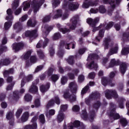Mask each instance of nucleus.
<instances>
[{
  "mask_svg": "<svg viewBox=\"0 0 129 129\" xmlns=\"http://www.w3.org/2000/svg\"><path fill=\"white\" fill-rule=\"evenodd\" d=\"M100 105V102L98 101L96 102L93 105V109H91V108L90 107V111L89 115L88 116V115H87L86 109H85L82 111L81 117H82V118L85 119V120H86V119H87V118L88 117L90 121H92V120H93V119L95 117V113L96 112V111H97V110L98 109V108H99Z\"/></svg>",
  "mask_w": 129,
  "mask_h": 129,
  "instance_id": "f257e3e1",
  "label": "nucleus"
},
{
  "mask_svg": "<svg viewBox=\"0 0 129 129\" xmlns=\"http://www.w3.org/2000/svg\"><path fill=\"white\" fill-rule=\"evenodd\" d=\"M45 0H33L31 4V7L33 9L34 14H37L39 12L40 7L44 4Z\"/></svg>",
  "mask_w": 129,
  "mask_h": 129,
  "instance_id": "f03ea898",
  "label": "nucleus"
},
{
  "mask_svg": "<svg viewBox=\"0 0 129 129\" xmlns=\"http://www.w3.org/2000/svg\"><path fill=\"white\" fill-rule=\"evenodd\" d=\"M62 8L67 10L75 11V10H77V9L79 8V4H78V3H66V2H64Z\"/></svg>",
  "mask_w": 129,
  "mask_h": 129,
  "instance_id": "7ed1b4c3",
  "label": "nucleus"
},
{
  "mask_svg": "<svg viewBox=\"0 0 129 129\" xmlns=\"http://www.w3.org/2000/svg\"><path fill=\"white\" fill-rule=\"evenodd\" d=\"M110 49L107 54V57L113 55V54H117V51H118V45L114 42H112L110 44Z\"/></svg>",
  "mask_w": 129,
  "mask_h": 129,
  "instance_id": "20e7f679",
  "label": "nucleus"
},
{
  "mask_svg": "<svg viewBox=\"0 0 129 129\" xmlns=\"http://www.w3.org/2000/svg\"><path fill=\"white\" fill-rule=\"evenodd\" d=\"M20 77L22 78L21 84V87H24L26 83H27V82H29V81H31V80L33 79V75H29L28 76L25 77V74H24L23 73H20Z\"/></svg>",
  "mask_w": 129,
  "mask_h": 129,
  "instance_id": "39448f33",
  "label": "nucleus"
},
{
  "mask_svg": "<svg viewBox=\"0 0 129 129\" xmlns=\"http://www.w3.org/2000/svg\"><path fill=\"white\" fill-rule=\"evenodd\" d=\"M99 0H94L93 2L88 1V0H84L82 5V8L84 9H88L89 6L91 7H96L98 5Z\"/></svg>",
  "mask_w": 129,
  "mask_h": 129,
  "instance_id": "423d86ee",
  "label": "nucleus"
},
{
  "mask_svg": "<svg viewBox=\"0 0 129 129\" xmlns=\"http://www.w3.org/2000/svg\"><path fill=\"white\" fill-rule=\"evenodd\" d=\"M105 95L107 99H111L112 97H114V98L118 97V95H117L116 91L112 90H106L105 91Z\"/></svg>",
  "mask_w": 129,
  "mask_h": 129,
  "instance_id": "0eeeda50",
  "label": "nucleus"
},
{
  "mask_svg": "<svg viewBox=\"0 0 129 129\" xmlns=\"http://www.w3.org/2000/svg\"><path fill=\"white\" fill-rule=\"evenodd\" d=\"M111 108H112L111 111L110 113V116L111 119H118L120 117L119 114L115 113V105L113 104L112 103L110 104Z\"/></svg>",
  "mask_w": 129,
  "mask_h": 129,
  "instance_id": "6e6552de",
  "label": "nucleus"
},
{
  "mask_svg": "<svg viewBox=\"0 0 129 129\" xmlns=\"http://www.w3.org/2000/svg\"><path fill=\"white\" fill-rule=\"evenodd\" d=\"M37 119H38L37 116H34L31 120V122L32 124L26 125L24 127V129H36L37 127Z\"/></svg>",
  "mask_w": 129,
  "mask_h": 129,
  "instance_id": "1a4fd4ad",
  "label": "nucleus"
},
{
  "mask_svg": "<svg viewBox=\"0 0 129 129\" xmlns=\"http://www.w3.org/2000/svg\"><path fill=\"white\" fill-rule=\"evenodd\" d=\"M103 1L104 4H109L110 5L111 7L108 9V15L111 16L112 11H113L114 8H115V2H114V0H103Z\"/></svg>",
  "mask_w": 129,
  "mask_h": 129,
  "instance_id": "9d476101",
  "label": "nucleus"
},
{
  "mask_svg": "<svg viewBox=\"0 0 129 129\" xmlns=\"http://www.w3.org/2000/svg\"><path fill=\"white\" fill-rule=\"evenodd\" d=\"M63 97L66 99H69L71 102L76 101V95L74 94L71 95L69 92H65L63 94Z\"/></svg>",
  "mask_w": 129,
  "mask_h": 129,
  "instance_id": "9b49d317",
  "label": "nucleus"
},
{
  "mask_svg": "<svg viewBox=\"0 0 129 129\" xmlns=\"http://www.w3.org/2000/svg\"><path fill=\"white\" fill-rule=\"evenodd\" d=\"M99 96H100L99 93L97 92L93 93L89 98L85 99V103L86 104H87V105H90V101H91L92 99H96V98H98Z\"/></svg>",
  "mask_w": 129,
  "mask_h": 129,
  "instance_id": "f8f14e48",
  "label": "nucleus"
},
{
  "mask_svg": "<svg viewBox=\"0 0 129 129\" xmlns=\"http://www.w3.org/2000/svg\"><path fill=\"white\" fill-rule=\"evenodd\" d=\"M39 83V79H36L32 83V85L29 89V92L31 93H37L38 92V87L36 86V84Z\"/></svg>",
  "mask_w": 129,
  "mask_h": 129,
  "instance_id": "ddd939ff",
  "label": "nucleus"
},
{
  "mask_svg": "<svg viewBox=\"0 0 129 129\" xmlns=\"http://www.w3.org/2000/svg\"><path fill=\"white\" fill-rule=\"evenodd\" d=\"M78 19V16H75L71 19L70 28L71 30H74L75 28H76Z\"/></svg>",
  "mask_w": 129,
  "mask_h": 129,
  "instance_id": "4468645a",
  "label": "nucleus"
},
{
  "mask_svg": "<svg viewBox=\"0 0 129 129\" xmlns=\"http://www.w3.org/2000/svg\"><path fill=\"white\" fill-rule=\"evenodd\" d=\"M78 86H77V83H76V82L74 81L71 82L69 84V88L71 90L72 93H76L77 92V88Z\"/></svg>",
  "mask_w": 129,
  "mask_h": 129,
  "instance_id": "2eb2a0df",
  "label": "nucleus"
},
{
  "mask_svg": "<svg viewBox=\"0 0 129 129\" xmlns=\"http://www.w3.org/2000/svg\"><path fill=\"white\" fill-rule=\"evenodd\" d=\"M99 22V17H96L94 19H92L91 18H88L87 20V23L90 25L91 27H95V25L97 23Z\"/></svg>",
  "mask_w": 129,
  "mask_h": 129,
  "instance_id": "dca6fc26",
  "label": "nucleus"
},
{
  "mask_svg": "<svg viewBox=\"0 0 129 129\" xmlns=\"http://www.w3.org/2000/svg\"><path fill=\"white\" fill-rule=\"evenodd\" d=\"M25 35L26 37H30V38L35 39V38L38 36V34H37V30H34L32 31H27L25 32Z\"/></svg>",
  "mask_w": 129,
  "mask_h": 129,
  "instance_id": "f3484780",
  "label": "nucleus"
},
{
  "mask_svg": "<svg viewBox=\"0 0 129 129\" xmlns=\"http://www.w3.org/2000/svg\"><path fill=\"white\" fill-rule=\"evenodd\" d=\"M75 43H67L65 41H61L60 43V47H64L66 49L69 50L70 48H69L71 46H72V49L75 48Z\"/></svg>",
  "mask_w": 129,
  "mask_h": 129,
  "instance_id": "a211bd4d",
  "label": "nucleus"
},
{
  "mask_svg": "<svg viewBox=\"0 0 129 129\" xmlns=\"http://www.w3.org/2000/svg\"><path fill=\"white\" fill-rule=\"evenodd\" d=\"M23 48H24V43L22 42L16 43L13 44V50H14L15 52L22 50Z\"/></svg>",
  "mask_w": 129,
  "mask_h": 129,
  "instance_id": "6ab92c4d",
  "label": "nucleus"
},
{
  "mask_svg": "<svg viewBox=\"0 0 129 129\" xmlns=\"http://www.w3.org/2000/svg\"><path fill=\"white\" fill-rule=\"evenodd\" d=\"M6 118L10 121V124L11 125H14V112H8L6 114Z\"/></svg>",
  "mask_w": 129,
  "mask_h": 129,
  "instance_id": "aec40b11",
  "label": "nucleus"
},
{
  "mask_svg": "<svg viewBox=\"0 0 129 129\" xmlns=\"http://www.w3.org/2000/svg\"><path fill=\"white\" fill-rule=\"evenodd\" d=\"M102 84L104 85V86H106L107 84H109L110 86H114L115 84L112 82V81L108 80L107 78H103L102 79Z\"/></svg>",
  "mask_w": 129,
  "mask_h": 129,
  "instance_id": "412c9836",
  "label": "nucleus"
},
{
  "mask_svg": "<svg viewBox=\"0 0 129 129\" xmlns=\"http://www.w3.org/2000/svg\"><path fill=\"white\" fill-rule=\"evenodd\" d=\"M117 65H119V60H116L115 59L112 58L111 59L109 66L106 67L107 69L108 68H112V67H114V66H116Z\"/></svg>",
  "mask_w": 129,
  "mask_h": 129,
  "instance_id": "4be33fe9",
  "label": "nucleus"
},
{
  "mask_svg": "<svg viewBox=\"0 0 129 129\" xmlns=\"http://www.w3.org/2000/svg\"><path fill=\"white\" fill-rule=\"evenodd\" d=\"M78 126H80L79 120H75L73 123H70L68 124L69 129H73L74 127H78Z\"/></svg>",
  "mask_w": 129,
  "mask_h": 129,
  "instance_id": "5701e85b",
  "label": "nucleus"
},
{
  "mask_svg": "<svg viewBox=\"0 0 129 129\" xmlns=\"http://www.w3.org/2000/svg\"><path fill=\"white\" fill-rule=\"evenodd\" d=\"M48 42H49V39H48V38H45L44 42H43V41L42 40H40L39 42L36 45V48H41L42 46H43V48H45V47L47 46Z\"/></svg>",
  "mask_w": 129,
  "mask_h": 129,
  "instance_id": "b1692460",
  "label": "nucleus"
},
{
  "mask_svg": "<svg viewBox=\"0 0 129 129\" xmlns=\"http://www.w3.org/2000/svg\"><path fill=\"white\" fill-rule=\"evenodd\" d=\"M30 115L29 114V112H26L24 113L21 116V119L19 121V122H26L28 120L29 118V116Z\"/></svg>",
  "mask_w": 129,
  "mask_h": 129,
  "instance_id": "393cba45",
  "label": "nucleus"
},
{
  "mask_svg": "<svg viewBox=\"0 0 129 129\" xmlns=\"http://www.w3.org/2000/svg\"><path fill=\"white\" fill-rule=\"evenodd\" d=\"M49 88H50V83H47L46 85H41L40 87V90L42 93H43L44 92H47Z\"/></svg>",
  "mask_w": 129,
  "mask_h": 129,
  "instance_id": "a878e982",
  "label": "nucleus"
},
{
  "mask_svg": "<svg viewBox=\"0 0 129 129\" xmlns=\"http://www.w3.org/2000/svg\"><path fill=\"white\" fill-rule=\"evenodd\" d=\"M19 98H20V96H19V91L14 92L13 96H9V99L11 101H13V100H18Z\"/></svg>",
  "mask_w": 129,
  "mask_h": 129,
  "instance_id": "bb28decb",
  "label": "nucleus"
},
{
  "mask_svg": "<svg viewBox=\"0 0 129 129\" xmlns=\"http://www.w3.org/2000/svg\"><path fill=\"white\" fill-rule=\"evenodd\" d=\"M11 64V60L9 58L1 59L0 60V66H8Z\"/></svg>",
  "mask_w": 129,
  "mask_h": 129,
  "instance_id": "cd10ccee",
  "label": "nucleus"
},
{
  "mask_svg": "<svg viewBox=\"0 0 129 129\" xmlns=\"http://www.w3.org/2000/svg\"><path fill=\"white\" fill-rule=\"evenodd\" d=\"M126 70V63L125 62H121L120 64V71L123 75L125 73Z\"/></svg>",
  "mask_w": 129,
  "mask_h": 129,
  "instance_id": "c85d7f7f",
  "label": "nucleus"
},
{
  "mask_svg": "<svg viewBox=\"0 0 129 129\" xmlns=\"http://www.w3.org/2000/svg\"><path fill=\"white\" fill-rule=\"evenodd\" d=\"M56 27L58 28L59 31L62 32V34H66V33H69V32H70V30L67 28H62V26H61V24H57Z\"/></svg>",
  "mask_w": 129,
  "mask_h": 129,
  "instance_id": "c756f323",
  "label": "nucleus"
},
{
  "mask_svg": "<svg viewBox=\"0 0 129 129\" xmlns=\"http://www.w3.org/2000/svg\"><path fill=\"white\" fill-rule=\"evenodd\" d=\"M64 118H65V115L62 112L59 111L56 117L57 121L58 122H61V121H63Z\"/></svg>",
  "mask_w": 129,
  "mask_h": 129,
  "instance_id": "7c9ffc66",
  "label": "nucleus"
},
{
  "mask_svg": "<svg viewBox=\"0 0 129 129\" xmlns=\"http://www.w3.org/2000/svg\"><path fill=\"white\" fill-rule=\"evenodd\" d=\"M14 30H16V32H20L23 29V25L21 22L16 23L14 26Z\"/></svg>",
  "mask_w": 129,
  "mask_h": 129,
  "instance_id": "2f4dec72",
  "label": "nucleus"
},
{
  "mask_svg": "<svg viewBox=\"0 0 129 129\" xmlns=\"http://www.w3.org/2000/svg\"><path fill=\"white\" fill-rule=\"evenodd\" d=\"M104 29H101L99 31V36L96 37V40L99 42L104 36Z\"/></svg>",
  "mask_w": 129,
  "mask_h": 129,
  "instance_id": "473e14b6",
  "label": "nucleus"
},
{
  "mask_svg": "<svg viewBox=\"0 0 129 129\" xmlns=\"http://www.w3.org/2000/svg\"><path fill=\"white\" fill-rule=\"evenodd\" d=\"M7 13L8 15V16L6 17V20L8 21H10L11 20H13L14 19V17H13V11H12V10L11 9H9L7 10Z\"/></svg>",
  "mask_w": 129,
  "mask_h": 129,
  "instance_id": "72a5a7b5",
  "label": "nucleus"
},
{
  "mask_svg": "<svg viewBox=\"0 0 129 129\" xmlns=\"http://www.w3.org/2000/svg\"><path fill=\"white\" fill-rule=\"evenodd\" d=\"M62 10L60 9H58L55 12V14L53 16L52 18L54 19H58V18H61L62 17Z\"/></svg>",
  "mask_w": 129,
  "mask_h": 129,
  "instance_id": "f704fd0d",
  "label": "nucleus"
},
{
  "mask_svg": "<svg viewBox=\"0 0 129 129\" xmlns=\"http://www.w3.org/2000/svg\"><path fill=\"white\" fill-rule=\"evenodd\" d=\"M87 67L89 69H95V70H96L98 67L97 63H94V61H92L89 64H87Z\"/></svg>",
  "mask_w": 129,
  "mask_h": 129,
  "instance_id": "c9c22d12",
  "label": "nucleus"
},
{
  "mask_svg": "<svg viewBox=\"0 0 129 129\" xmlns=\"http://www.w3.org/2000/svg\"><path fill=\"white\" fill-rule=\"evenodd\" d=\"M67 62H68L70 65H73V64L75 63V60H74V56L72 55L70 56L67 59Z\"/></svg>",
  "mask_w": 129,
  "mask_h": 129,
  "instance_id": "e433bc0d",
  "label": "nucleus"
},
{
  "mask_svg": "<svg viewBox=\"0 0 129 129\" xmlns=\"http://www.w3.org/2000/svg\"><path fill=\"white\" fill-rule=\"evenodd\" d=\"M109 42H110V39L109 38H105V40H104V42L103 43V46H104L105 49H108V43H109Z\"/></svg>",
  "mask_w": 129,
  "mask_h": 129,
  "instance_id": "4c0bfd02",
  "label": "nucleus"
},
{
  "mask_svg": "<svg viewBox=\"0 0 129 129\" xmlns=\"http://www.w3.org/2000/svg\"><path fill=\"white\" fill-rule=\"evenodd\" d=\"M129 38V28L127 30V32H124L123 33L122 39L123 41H128Z\"/></svg>",
  "mask_w": 129,
  "mask_h": 129,
  "instance_id": "58836bf2",
  "label": "nucleus"
},
{
  "mask_svg": "<svg viewBox=\"0 0 129 129\" xmlns=\"http://www.w3.org/2000/svg\"><path fill=\"white\" fill-rule=\"evenodd\" d=\"M36 24H37L36 21L32 20L31 19L29 20L27 22V25L28 27H35Z\"/></svg>",
  "mask_w": 129,
  "mask_h": 129,
  "instance_id": "ea45409f",
  "label": "nucleus"
},
{
  "mask_svg": "<svg viewBox=\"0 0 129 129\" xmlns=\"http://www.w3.org/2000/svg\"><path fill=\"white\" fill-rule=\"evenodd\" d=\"M129 53V46L123 47L121 51L122 55H127Z\"/></svg>",
  "mask_w": 129,
  "mask_h": 129,
  "instance_id": "a19ab883",
  "label": "nucleus"
},
{
  "mask_svg": "<svg viewBox=\"0 0 129 129\" xmlns=\"http://www.w3.org/2000/svg\"><path fill=\"white\" fill-rule=\"evenodd\" d=\"M14 73V69H10L8 71H5L4 73V77H7L9 74Z\"/></svg>",
  "mask_w": 129,
  "mask_h": 129,
  "instance_id": "79ce46f5",
  "label": "nucleus"
},
{
  "mask_svg": "<svg viewBox=\"0 0 129 129\" xmlns=\"http://www.w3.org/2000/svg\"><path fill=\"white\" fill-rule=\"evenodd\" d=\"M19 3H20V0H15L14 3L12 4V9L13 10H16L18 7H19Z\"/></svg>",
  "mask_w": 129,
  "mask_h": 129,
  "instance_id": "37998d69",
  "label": "nucleus"
},
{
  "mask_svg": "<svg viewBox=\"0 0 129 129\" xmlns=\"http://www.w3.org/2000/svg\"><path fill=\"white\" fill-rule=\"evenodd\" d=\"M125 102V99L121 98L119 99V106L120 108H123V103Z\"/></svg>",
  "mask_w": 129,
  "mask_h": 129,
  "instance_id": "c03bdc74",
  "label": "nucleus"
},
{
  "mask_svg": "<svg viewBox=\"0 0 129 129\" xmlns=\"http://www.w3.org/2000/svg\"><path fill=\"white\" fill-rule=\"evenodd\" d=\"M98 11L100 14H104L106 12V9H105V7L102 5L99 7Z\"/></svg>",
  "mask_w": 129,
  "mask_h": 129,
  "instance_id": "a18cd8bd",
  "label": "nucleus"
},
{
  "mask_svg": "<svg viewBox=\"0 0 129 129\" xmlns=\"http://www.w3.org/2000/svg\"><path fill=\"white\" fill-rule=\"evenodd\" d=\"M54 104H55V102L54 101V100L53 99L50 100L46 105V108L47 109H49V108L53 106Z\"/></svg>",
  "mask_w": 129,
  "mask_h": 129,
  "instance_id": "49530a36",
  "label": "nucleus"
},
{
  "mask_svg": "<svg viewBox=\"0 0 129 129\" xmlns=\"http://www.w3.org/2000/svg\"><path fill=\"white\" fill-rule=\"evenodd\" d=\"M98 58V55L96 54H90L88 57V60H93V59H97Z\"/></svg>",
  "mask_w": 129,
  "mask_h": 129,
  "instance_id": "de8ad7c7",
  "label": "nucleus"
},
{
  "mask_svg": "<svg viewBox=\"0 0 129 129\" xmlns=\"http://www.w3.org/2000/svg\"><path fill=\"white\" fill-rule=\"evenodd\" d=\"M120 123L122 126H125L127 124V121L124 118H121L120 119Z\"/></svg>",
  "mask_w": 129,
  "mask_h": 129,
  "instance_id": "09e8293b",
  "label": "nucleus"
},
{
  "mask_svg": "<svg viewBox=\"0 0 129 129\" xmlns=\"http://www.w3.org/2000/svg\"><path fill=\"white\" fill-rule=\"evenodd\" d=\"M50 19L51 14H50V15L45 16L42 20V22L43 23H48V22H50Z\"/></svg>",
  "mask_w": 129,
  "mask_h": 129,
  "instance_id": "8fccbe9b",
  "label": "nucleus"
},
{
  "mask_svg": "<svg viewBox=\"0 0 129 129\" xmlns=\"http://www.w3.org/2000/svg\"><path fill=\"white\" fill-rule=\"evenodd\" d=\"M52 4L53 8H57L58 5H60V1L59 0H53Z\"/></svg>",
  "mask_w": 129,
  "mask_h": 129,
  "instance_id": "3c124183",
  "label": "nucleus"
},
{
  "mask_svg": "<svg viewBox=\"0 0 129 129\" xmlns=\"http://www.w3.org/2000/svg\"><path fill=\"white\" fill-rule=\"evenodd\" d=\"M31 54H32V51L31 50L27 51L24 55V59H25V60H27V59H29V58H30V56H31Z\"/></svg>",
  "mask_w": 129,
  "mask_h": 129,
  "instance_id": "603ef678",
  "label": "nucleus"
},
{
  "mask_svg": "<svg viewBox=\"0 0 129 129\" xmlns=\"http://www.w3.org/2000/svg\"><path fill=\"white\" fill-rule=\"evenodd\" d=\"M56 112V111H55L54 109H50L49 110L48 113L46 114V116H47V117H49V116H52V115H54V114H55V113Z\"/></svg>",
  "mask_w": 129,
  "mask_h": 129,
  "instance_id": "864d4df0",
  "label": "nucleus"
},
{
  "mask_svg": "<svg viewBox=\"0 0 129 129\" xmlns=\"http://www.w3.org/2000/svg\"><path fill=\"white\" fill-rule=\"evenodd\" d=\"M12 27V22H7L4 24V28L5 30H9V28Z\"/></svg>",
  "mask_w": 129,
  "mask_h": 129,
  "instance_id": "5fc2aeb1",
  "label": "nucleus"
},
{
  "mask_svg": "<svg viewBox=\"0 0 129 129\" xmlns=\"http://www.w3.org/2000/svg\"><path fill=\"white\" fill-rule=\"evenodd\" d=\"M32 98V96L29 94H26L24 97L25 100L27 102L31 101Z\"/></svg>",
  "mask_w": 129,
  "mask_h": 129,
  "instance_id": "6e6d98bb",
  "label": "nucleus"
},
{
  "mask_svg": "<svg viewBox=\"0 0 129 129\" xmlns=\"http://www.w3.org/2000/svg\"><path fill=\"white\" fill-rule=\"evenodd\" d=\"M22 112H23V109L19 108L17 110L16 113V116L17 118H19L20 116H21V115L22 114Z\"/></svg>",
  "mask_w": 129,
  "mask_h": 129,
  "instance_id": "4d7b16f0",
  "label": "nucleus"
},
{
  "mask_svg": "<svg viewBox=\"0 0 129 129\" xmlns=\"http://www.w3.org/2000/svg\"><path fill=\"white\" fill-rule=\"evenodd\" d=\"M67 108H68V106L67 105V104L61 105L60 106V109L59 112H63V111H65V110H67Z\"/></svg>",
  "mask_w": 129,
  "mask_h": 129,
  "instance_id": "13d9d810",
  "label": "nucleus"
},
{
  "mask_svg": "<svg viewBox=\"0 0 129 129\" xmlns=\"http://www.w3.org/2000/svg\"><path fill=\"white\" fill-rule=\"evenodd\" d=\"M72 110L73 111H74V112H78L79 110H80V107L77 105H75L72 107Z\"/></svg>",
  "mask_w": 129,
  "mask_h": 129,
  "instance_id": "bf43d9fd",
  "label": "nucleus"
},
{
  "mask_svg": "<svg viewBox=\"0 0 129 129\" xmlns=\"http://www.w3.org/2000/svg\"><path fill=\"white\" fill-rule=\"evenodd\" d=\"M88 89H89V86H86L81 91V94L82 95H83V94H85L86 92L88 91Z\"/></svg>",
  "mask_w": 129,
  "mask_h": 129,
  "instance_id": "052dcab7",
  "label": "nucleus"
},
{
  "mask_svg": "<svg viewBox=\"0 0 129 129\" xmlns=\"http://www.w3.org/2000/svg\"><path fill=\"white\" fill-rule=\"evenodd\" d=\"M67 81H68L67 77H62L61 78L60 82L62 85H64V84H66V83H67Z\"/></svg>",
  "mask_w": 129,
  "mask_h": 129,
  "instance_id": "680f3d73",
  "label": "nucleus"
},
{
  "mask_svg": "<svg viewBox=\"0 0 129 129\" xmlns=\"http://www.w3.org/2000/svg\"><path fill=\"white\" fill-rule=\"evenodd\" d=\"M23 5L24 6V7L23 8V11H27V9H29L31 7V5H30V3L28 2H24L23 3Z\"/></svg>",
  "mask_w": 129,
  "mask_h": 129,
  "instance_id": "e2e57ef3",
  "label": "nucleus"
},
{
  "mask_svg": "<svg viewBox=\"0 0 129 129\" xmlns=\"http://www.w3.org/2000/svg\"><path fill=\"white\" fill-rule=\"evenodd\" d=\"M61 38V35L59 32L55 33L53 35V40H58V39H60Z\"/></svg>",
  "mask_w": 129,
  "mask_h": 129,
  "instance_id": "0e129e2a",
  "label": "nucleus"
},
{
  "mask_svg": "<svg viewBox=\"0 0 129 129\" xmlns=\"http://www.w3.org/2000/svg\"><path fill=\"white\" fill-rule=\"evenodd\" d=\"M37 52L39 57H40V58H41V59H43L44 57H45V55H44V52H43L42 50H37Z\"/></svg>",
  "mask_w": 129,
  "mask_h": 129,
  "instance_id": "69168bd1",
  "label": "nucleus"
},
{
  "mask_svg": "<svg viewBox=\"0 0 129 129\" xmlns=\"http://www.w3.org/2000/svg\"><path fill=\"white\" fill-rule=\"evenodd\" d=\"M39 121H40L41 123L44 124L45 123V116L43 114H41L39 116Z\"/></svg>",
  "mask_w": 129,
  "mask_h": 129,
  "instance_id": "338daca9",
  "label": "nucleus"
},
{
  "mask_svg": "<svg viewBox=\"0 0 129 129\" xmlns=\"http://www.w3.org/2000/svg\"><path fill=\"white\" fill-rule=\"evenodd\" d=\"M59 79V76L58 75H53L51 76V80L53 82H56Z\"/></svg>",
  "mask_w": 129,
  "mask_h": 129,
  "instance_id": "774afa93",
  "label": "nucleus"
}]
</instances>
